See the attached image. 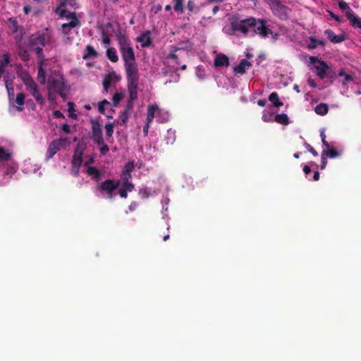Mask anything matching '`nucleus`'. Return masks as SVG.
<instances>
[{
  "instance_id": "obj_60",
  "label": "nucleus",
  "mask_w": 361,
  "mask_h": 361,
  "mask_svg": "<svg viewBox=\"0 0 361 361\" xmlns=\"http://www.w3.org/2000/svg\"><path fill=\"white\" fill-rule=\"evenodd\" d=\"M353 78L351 75H345L344 80L342 82L343 85H345L348 82L352 81Z\"/></svg>"
},
{
  "instance_id": "obj_34",
  "label": "nucleus",
  "mask_w": 361,
  "mask_h": 361,
  "mask_svg": "<svg viewBox=\"0 0 361 361\" xmlns=\"http://www.w3.org/2000/svg\"><path fill=\"white\" fill-rule=\"evenodd\" d=\"M178 44L179 46L178 49H180V50L188 51L192 49V44L189 40L179 42Z\"/></svg>"
},
{
  "instance_id": "obj_37",
  "label": "nucleus",
  "mask_w": 361,
  "mask_h": 361,
  "mask_svg": "<svg viewBox=\"0 0 361 361\" xmlns=\"http://www.w3.org/2000/svg\"><path fill=\"white\" fill-rule=\"evenodd\" d=\"M338 6L340 9L345 12L346 17L348 11H350V13L353 12V10L349 7L348 4L343 1H341L338 2Z\"/></svg>"
},
{
  "instance_id": "obj_42",
  "label": "nucleus",
  "mask_w": 361,
  "mask_h": 361,
  "mask_svg": "<svg viewBox=\"0 0 361 361\" xmlns=\"http://www.w3.org/2000/svg\"><path fill=\"white\" fill-rule=\"evenodd\" d=\"M105 130L106 132V136L110 137L112 136L114 133V124L111 123H108L105 125Z\"/></svg>"
},
{
  "instance_id": "obj_16",
  "label": "nucleus",
  "mask_w": 361,
  "mask_h": 361,
  "mask_svg": "<svg viewBox=\"0 0 361 361\" xmlns=\"http://www.w3.org/2000/svg\"><path fill=\"white\" fill-rule=\"evenodd\" d=\"M214 65L215 67H228L230 65L229 59L224 54H217L214 61Z\"/></svg>"
},
{
  "instance_id": "obj_26",
  "label": "nucleus",
  "mask_w": 361,
  "mask_h": 361,
  "mask_svg": "<svg viewBox=\"0 0 361 361\" xmlns=\"http://www.w3.org/2000/svg\"><path fill=\"white\" fill-rule=\"evenodd\" d=\"M314 111L318 115L324 116L329 111V106L326 104L321 103L315 106Z\"/></svg>"
},
{
  "instance_id": "obj_45",
  "label": "nucleus",
  "mask_w": 361,
  "mask_h": 361,
  "mask_svg": "<svg viewBox=\"0 0 361 361\" xmlns=\"http://www.w3.org/2000/svg\"><path fill=\"white\" fill-rule=\"evenodd\" d=\"M305 148L314 156V157H317L318 156V153L314 149V148L311 146L310 144L307 143V142H305L304 144Z\"/></svg>"
},
{
  "instance_id": "obj_23",
  "label": "nucleus",
  "mask_w": 361,
  "mask_h": 361,
  "mask_svg": "<svg viewBox=\"0 0 361 361\" xmlns=\"http://www.w3.org/2000/svg\"><path fill=\"white\" fill-rule=\"evenodd\" d=\"M12 156V152L1 147V168H3V164L7 163V161H14Z\"/></svg>"
},
{
  "instance_id": "obj_25",
  "label": "nucleus",
  "mask_w": 361,
  "mask_h": 361,
  "mask_svg": "<svg viewBox=\"0 0 361 361\" xmlns=\"http://www.w3.org/2000/svg\"><path fill=\"white\" fill-rule=\"evenodd\" d=\"M106 57L109 61L113 63H116L118 61V56L117 55L115 48L110 47L106 49Z\"/></svg>"
},
{
  "instance_id": "obj_30",
  "label": "nucleus",
  "mask_w": 361,
  "mask_h": 361,
  "mask_svg": "<svg viewBox=\"0 0 361 361\" xmlns=\"http://www.w3.org/2000/svg\"><path fill=\"white\" fill-rule=\"evenodd\" d=\"M87 173L95 180L99 179L101 176V172L94 166H89L87 169Z\"/></svg>"
},
{
  "instance_id": "obj_33",
  "label": "nucleus",
  "mask_w": 361,
  "mask_h": 361,
  "mask_svg": "<svg viewBox=\"0 0 361 361\" xmlns=\"http://www.w3.org/2000/svg\"><path fill=\"white\" fill-rule=\"evenodd\" d=\"M18 55L23 61H28L30 60V54L27 49L20 47L18 49Z\"/></svg>"
},
{
  "instance_id": "obj_9",
  "label": "nucleus",
  "mask_w": 361,
  "mask_h": 361,
  "mask_svg": "<svg viewBox=\"0 0 361 361\" xmlns=\"http://www.w3.org/2000/svg\"><path fill=\"white\" fill-rule=\"evenodd\" d=\"M128 80V100L134 102L137 98L139 73L126 75Z\"/></svg>"
},
{
  "instance_id": "obj_63",
  "label": "nucleus",
  "mask_w": 361,
  "mask_h": 361,
  "mask_svg": "<svg viewBox=\"0 0 361 361\" xmlns=\"http://www.w3.org/2000/svg\"><path fill=\"white\" fill-rule=\"evenodd\" d=\"M61 129L66 133H69L70 131H71L70 126L68 124H66V123L62 125Z\"/></svg>"
},
{
  "instance_id": "obj_20",
  "label": "nucleus",
  "mask_w": 361,
  "mask_h": 361,
  "mask_svg": "<svg viewBox=\"0 0 361 361\" xmlns=\"http://www.w3.org/2000/svg\"><path fill=\"white\" fill-rule=\"evenodd\" d=\"M97 56H98V53L94 49V47L92 45L88 44L86 47L85 52L83 54L82 59L85 60H87L90 58L97 57Z\"/></svg>"
},
{
  "instance_id": "obj_64",
  "label": "nucleus",
  "mask_w": 361,
  "mask_h": 361,
  "mask_svg": "<svg viewBox=\"0 0 361 361\" xmlns=\"http://www.w3.org/2000/svg\"><path fill=\"white\" fill-rule=\"evenodd\" d=\"M303 171L307 176L309 173H311L312 169H311L310 166H309L308 165H305L303 167Z\"/></svg>"
},
{
  "instance_id": "obj_54",
  "label": "nucleus",
  "mask_w": 361,
  "mask_h": 361,
  "mask_svg": "<svg viewBox=\"0 0 361 361\" xmlns=\"http://www.w3.org/2000/svg\"><path fill=\"white\" fill-rule=\"evenodd\" d=\"M329 13V16L334 18L335 20H336L337 22L338 23H343V20L342 18H341L340 16L336 15L335 13H334L333 12L331 11H328Z\"/></svg>"
},
{
  "instance_id": "obj_49",
  "label": "nucleus",
  "mask_w": 361,
  "mask_h": 361,
  "mask_svg": "<svg viewBox=\"0 0 361 361\" xmlns=\"http://www.w3.org/2000/svg\"><path fill=\"white\" fill-rule=\"evenodd\" d=\"M139 193L143 198H147V197H149V196L150 195V191L147 188H141L140 190Z\"/></svg>"
},
{
  "instance_id": "obj_5",
  "label": "nucleus",
  "mask_w": 361,
  "mask_h": 361,
  "mask_svg": "<svg viewBox=\"0 0 361 361\" xmlns=\"http://www.w3.org/2000/svg\"><path fill=\"white\" fill-rule=\"evenodd\" d=\"M23 80L24 85H25L26 90L34 97L36 102L39 104H43L44 102V99L40 94L38 89V85L33 80V79L28 74H26L23 78Z\"/></svg>"
},
{
  "instance_id": "obj_44",
  "label": "nucleus",
  "mask_w": 361,
  "mask_h": 361,
  "mask_svg": "<svg viewBox=\"0 0 361 361\" xmlns=\"http://www.w3.org/2000/svg\"><path fill=\"white\" fill-rule=\"evenodd\" d=\"M109 102L106 99H104L103 101L100 102L98 104V111L101 114H104L105 108L104 106L106 104H109Z\"/></svg>"
},
{
  "instance_id": "obj_40",
  "label": "nucleus",
  "mask_w": 361,
  "mask_h": 361,
  "mask_svg": "<svg viewBox=\"0 0 361 361\" xmlns=\"http://www.w3.org/2000/svg\"><path fill=\"white\" fill-rule=\"evenodd\" d=\"M6 88H7L9 102H13V100H14V97H15L14 90H13V87H8L7 81H6Z\"/></svg>"
},
{
  "instance_id": "obj_14",
  "label": "nucleus",
  "mask_w": 361,
  "mask_h": 361,
  "mask_svg": "<svg viewBox=\"0 0 361 361\" xmlns=\"http://www.w3.org/2000/svg\"><path fill=\"white\" fill-rule=\"evenodd\" d=\"M136 40L141 43L142 47H149L152 44L151 32L149 30L145 31L137 37Z\"/></svg>"
},
{
  "instance_id": "obj_28",
  "label": "nucleus",
  "mask_w": 361,
  "mask_h": 361,
  "mask_svg": "<svg viewBox=\"0 0 361 361\" xmlns=\"http://www.w3.org/2000/svg\"><path fill=\"white\" fill-rule=\"evenodd\" d=\"M43 61H39V66L38 67L37 78L40 83L45 84L46 82V72L42 68Z\"/></svg>"
},
{
  "instance_id": "obj_46",
  "label": "nucleus",
  "mask_w": 361,
  "mask_h": 361,
  "mask_svg": "<svg viewBox=\"0 0 361 361\" xmlns=\"http://www.w3.org/2000/svg\"><path fill=\"white\" fill-rule=\"evenodd\" d=\"M134 168V161H129L125 165L124 171L131 173Z\"/></svg>"
},
{
  "instance_id": "obj_24",
  "label": "nucleus",
  "mask_w": 361,
  "mask_h": 361,
  "mask_svg": "<svg viewBox=\"0 0 361 361\" xmlns=\"http://www.w3.org/2000/svg\"><path fill=\"white\" fill-rule=\"evenodd\" d=\"M158 110V106L157 105H149L147 108V121L148 123H150L154 118L156 111Z\"/></svg>"
},
{
  "instance_id": "obj_27",
  "label": "nucleus",
  "mask_w": 361,
  "mask_h": 361,
  "mask_svg": "<svg viewBox=\"0 0 361 361\" xmlns=\"http://www.w3.org/2000/svg\"><path fill=\"white\" fill-rule=\"evenodd\" d=\"M274 120L276 122L284 126L289 124V118L286 114H280L276 115Z\"/></svg>"
},
{
  "instance_id": "obj_59",
  "label": "nucleus",
  "mask_w": 361,
  "mask_h": 361,
  "mask_svg": "<svg viewBox=\"0 0 361 361\" xmlns=\"http://www.w3.org/2000/svg\"><path fill=\"white\" fill-rule=\"evenodd\" d=\"M118 193H119V195L122 198H126L127 197L128 192H127L126 189H124L123 188H120L119 191H118Z\"/></svg>"
},
{
  "instance_id": "obj_38",
  "label": "nucleus",
  "mask_w": 361,
  "mask_h": 361,
  "mask_svg": "<svg viewBox=\"0 0 361 361\" xmlns=\"http://www.w3.org/2000/svg\"><path fill=\"white\" fill-rule=\"evenodd\" d=\"M74 103L72 102H68V112H69V117L73 119L77 118V115L74 113L75 109H74Z\"/></svg>"
},
{
  "instance_id": "obj_57",
  "label": "nucleus",
  "mask_w": 361,
  "mask_h": 361,
  "mask_svg": "<svg viewBox=\"0 0 361 361\" xmlns=\"http://www.w3.org/2000/svg\"><path fill=\"white\" fill-rule=\"evenodd\" d=\"M131 178V174L126 171H123L121 174V178L124 181H128V179Z\"/></svg>"
},
{
  "instance_id": "obj_21",
  "label": "nucleus",
  "mask_w": 361,
  "mask_h": 361,
  "mask_svg": "<svg viewBox=\"0 0 361 361\" xmlns=\"http://www.w3.org/2000/svg\"><path fill=\"white\" fill-rule=\"evenodd\" d=\"M309 39L310 43L308 44L307 47L310 49H314L317 48L318 45L324 46L326 44L324 39H317L314 36H310Z\"/></svg>"
},
{
  "instance_id": "obj_61",
  "label": "nucleus",
  "mask_w": 361,
  "mask_h": 361,
  "mask_svg": "<svg viewBox=\"0 0 361 361\" xmlns=\"http://www.w3.org/2000/svg\"><path fill=\"white\" fill-rule=\"evenodd\" d=\"M66 18L71 19V20H75V19H78L77 15L75 12H68L67 14Z\"/></svg>"
},
{
  "instance_id": "obj_58",
  "label": "nucleus",
  "mask_w": 361,
  "mask_h": 361,
  "mask_svg": "<svg viewBox=\"0 0 361 361\" xmlns=\"http://www.w3.org/2000/svg\"><path fill=\"white\" fill-rule=\"evenodd\" d=\"M53 116L56 118H65L63 114L59 110H55L53 112Z\"/></svg>"
},
{
  "instance_id": "obj_47",
  "label": "nucleus",
  "mask_w": 361,
  "mask_h": 361,
  "mask_svg": "<svg viewBox=\"0 0 361 361\" xmlns=\"http://www.w3.org/2000/svg\"><path fill=\"white\" fill-rule=\"evenodd\" d=\"M320 136H321V139H322V142L323 145L327 149H329L330 147V145H329V142L326 140V135H325L324 130H322L321 131Z\"/></svg>"
},
{
  "instance_id": "obj_15",
  "label": "nucleus",
  "mask_w": 361,
  "mask_h": 361,
  "mask_svg": "<svg viewBox=\"0 0 361 361\" xmlns=\"http://www.w3.org/2000/svg\"><path fill=\"white\" fill-rule=\"evenodd\" d=\"M324 34L326 35L327 38L332 43H334V44L341 43L345 39V34L336 35L335 32L330 29L326 30L324 32Z\"/></svg>"
},
{
  "instance_id": "obj_32",
  "label": "nucleus",
  "mask_w": 361,
  "mask_h": 361,
  "mask_svg": "<svg viewBox=\"0 0 361 361\" xmlns=\"http://www.w3.org/2000/svg\"><path fill=\"white\" fill-rule=\"evenodd\" d=\"M173 9L176 12L183 13L184 12L183 0H173Z\"/></svg>"
},
{
  "instance_id": "obj_22",
  "label": "nucleus",
  "mask_w": 361,
  "mask_h": 361,
  "mask_svg": "<svg viewBox=\"0 0 361 361\" xmlns=\"http://www.w3.org/2000/svg\"><path fill=\"white\" fill-rule=\"evenodd\" d=\"M114 77L116 80H118V78L116 75L115 73L113 72L112 73H109L105 76V78L103 80V86L104 90L105 92H107L112 80V78Z\"/></svg>"
},
{
  "instance_id": "obj_62",
  "label": "nucleus",
  "mask_w": 361,
  "mask_h": 361,
  "mask_svg": "<svg viewBox=\"0 0 361 361\" xmlns=\"http://www.w3.org/2000/svg\"><path fill=\"white\" fill-rule=\"evenodd\" d=\"M307 82L308 84L310 85V86H311L312 87H317V82L314 81V80H313L312 78H309L308 80H307Z\"/></svg>"
},
{
  "instance_id": "obj_41",
  "label": "nucleus",
  "mask_w": 361,
  "mask_h": 361,
  "mask_svg": "<svg viewBox=\"0 0 361 361\" xmlns=\"http://www.w3.org/2000/svg\"><path fill=\"white\" fill-rule=\"evenodd\" d=\"M134 106V102L128 100L125 109L123 112L127 113L128 114H131Z\"/></svg>"
},
{
  "instance_id": "obj_1",
  "label": "nucleus",
  "mask_w": 361,
  "mask_h": 361,
  "mask_svg": "<svg viewBox=\"0 0 361 361\" xmlns=\"http://www.w3.org/2000/svg\"><path fill=\"white\" fill-rule=\"evenodd\" d=\"M116 39L118 41L119 51L124 62V68L126 75L139 73L137 64L135 61V56L133 48L128 37L123 33L119 32Z\"/></svg>"
},
{
  "instance_id": "obj_39",
  "label": "nucleus",
  "mask_w": 361,
  "mask_h": 361,
  "mask_svg": "<svg viewBox=\"0 0 361 361\" xmlns=\"http://www.w3.org/2000/svg\"><path fill=\"white\" fill-rule=\"evenodd\" d=\"M129 116L130 114H127V113H125V112H121L120 116H119V119L118 121V123L119 125H124L126 124V123L127 122L128 118H129Z\"/></svg>"
},
{
  "instance_id": "obj_11",
  "label": "nucleus",
  "mask_w": 361,
  "mask_h": 361,
  "mask_svg": "<svg viewBox=\"0 0 361 361\" xmlns=\"http://www.w3.org/2000/svg\"><path fill=\"white\" fill-rule=\"evenodd\" d=\"M18 169V164L16 161H7V163L3 164L1 171H3V179H6V182H8L14 175Z\"/></svg>"
},
{
  "instance_id": "obj_12",
  "label": "nucleus",
  "mask_w": 361,
  "mask_h": 361,
  "mask_svg": "<svg viewBox=\"0 0 361 361\" xmlns=\"http://www.w3.org/2000/svg\"><path fill=\"white\" fill-rule=\"evenodd\" d=\"M92 139L94 142L98 145H101L104 142V138L102 135V131L101 126L99 123L94 122L92 124Z\"/></svg>"
},
{
  "instance_id": "obj_3",
  "label": "nucleus",
  "mask_w": 361,
  "mask_h": 361,
  "mask_svg": "<svg viewBox=\"0 0 361 361\" xmlns=\"http://www.w3.org/2000/svg\"><path fill=\"white\" fill-rule=\"evenodd\" d=\"M255 34L259 35L262 38H267L270 35L273 42L277 41L279 35L274 32L267 25V21L264 19L258 18L256 21V26L252 27Z\"/></svg>"
},
{
  "instance_id": "obj_55",
  "label": "nucleus",
  "mask_w": 361,
  "mask_h": 361,
  "mask_svg": "<svg viewBox=\"0 0 361 361\" xmlns=\"http://www.w3.org/2000/svg\"><path fill=\"white\" fill-rule=\"evenodd\" d=\"M195 4L193 1L189 0L187 3V8L189 11L192 12L195 9Z\"/></svg>"
},
{
  "instance_id": "obj_35",
  "label": "nucleus",
  "mask_w": 361,
  "mask_h": 361,
  "mask_svg": "<svg viewBox=\"0 0 361 361\" xmlns=\"http://www.w3.org/2000/svg\"><path fill=\"white\" fill-rule=\"evenodd\" d=\"M82 162V153L80 155L74 154L72 159V165L73 167L78 168Z\"/></svg>"
},
{
  "instance_id": "obj_10",
  "label": "nucleus",
  "mask_w": 361,
  "mask_h": 361,
  "mask_svg": "<svg viewBox=\"0 0 361 361\" xmlns=\"http://www.w3.org/2000/svg\"><path fill=\"white\" fill-rule=\"evenodd\" d=\"M310 61L311 63H315L314 67L317 70V75L320 79H324L327 76V71L329 69V66L326 62L322 60H319L317 56H310Z\"/></svg>"
},
{
  "instance_id": "obj_52",
  "label": "nucleus",
  "mask_w": 361,
  "mask_h": 361,
  "mask_svg": "<svg viewBox=\"0 0 361 361\" xmlns=\"http://www.w3.org/2000/svg\"><path fill=\"white\" fill-rule=\"evenodd\" d=\"M100 146H101V147H100L99 150H100L101 154L102 155H105L109 151V148L108 145L106 144H104V142H103V144H102Z\"/></svg>"
},
{
  "instance_id": "obj_2",
  "label": "nucleus",
  "mask_w": 361,
  "mask_h": 361,
  "mask_svg": "<svg viewBox=\"0 0 361 361\" xmlns=\"http://www.w3.org/2000/svg\"><path fill=\"white\" fill-rule=\"evenodd\" d=\"M50 39V35L47 32H37L32 35L30 37V47L35 51L40 61H45V56L43 54L42 47L49 43Z\"/></svg>"
},
{
  "instance_id": "obj_19",
  "label": "nucleus",
  "mask_w": 361,
  "mask_h": 361,
  "mask_svg": "<svg viewBox=\"0 0 361 361\" xmlns=\"http://www.w3.org/2000/svg\"><path fill=\"white\" fill-rule=\"evenodd\" d=\"M346 18L350 20L352 27L361 29V18L355 16L354 12L348 11Z\"/></svg>"
},
{
  "instance_id": "obj_8",
  "label": "nucleus",
  "mask_w": 361,
  "mask_h": 361,
  "mask_svg": "<svg viewBox=\"0 0 361 361\" xmlns=\"http://www.w3.org/2000/svg\"><path fill=\"white\" fill-rule=\"evenodd\" d=\"M48 84L62 98H66V85L64 82V78L62 76L49 78L48 80Z\"/></svg>"
},
{
  "instance_id": "obj_17",
  "label": "nucleus",
  "mask_w": 361,
  "mask_h": 361,
  "mask_svg": "<svg viewBox=\"0 0 361 361\" xmlns=\"http://www.w3.org/2000/svg\"><path fill=\"white\" fill-rule=\"evenodd\" d=\"M252 66V63L247 59H242L239 64L233 67V72L235 74L243 75L246 73V67Z\"/></svg>"
},
{
  "instance_id": "obj_31",
  "label": "nucleus",
  "mask_w": 361,
  "mask_h": 361,
  "mask_svg": "<svg viewBox=\"0 0 361 361\" xmlns=\"http://www.w3.org/2000/svg\"><path fill=\"white\" fill-rule=\"evenodd\" d=\"M322 154H324L326 157L331 159H334L340 156L339 152L334 148L330 149V147L328 149V150H324Z\"/></svg>"
},
{
  "instance_id": "obj_13",
  "label": "nucleus",
  "mask_w": 361,
  "mask_h": 361,
  "mask_svg": "<svg viewBox=\"0 0 361 361\" xmlns=\"http://www.w3.org/2000/svg\"><path fill=\"white\" fill-rule=\"evenodd\" d=\"M62 142L63 140L61 139L54 140L50 142L47 152V157L48 159L52 158L54 155L57 153L62 145Z\"/></svg>"
},
{
  "instance_id": "obj_56",
  "label": "nucleus",
  "mask_w": 361,
  "mask_h": 361,
  "mask_svg": "<svg viewBox=\"0 0 361 361\" xmlns=\"http://www.w3.org/2000/svg\"><path fill=\"white\" fill-rule=\"evenodd\" d=\"M321 159H322V161H321L320 168H321V169H324L327 165V159H326V157L324 156V154H322Z\"/></svg>"
},
{
  "instance_id": "obj_43",
  "label": "nucleus",
  "mask_w": 361,
  "mask_h": 361,
  "mask_svg": "<svg viewBox=\"0 0 361 361\" xmlns=\"http://www.w3.org/2000/svg\"><path fill=\"white\" fill-rule=\"evenodd\" d=\"M123 99V94L117 92L113 96V104L116 106Z\"/></svg>"
},
{
  "instance_id": "obj_29",
  "label": "nucleus",
  "mask_w": 361,
  "mask_h": 361,
  "mask_svg": "<svg viewBox=\"0 0 361 361\" xmlns=\"http://www.w3.org/2000/svg\"><path fill=\"white\" fill-rule=\"evenodd\" d=\"M269 100L271 102L274 106L279 107L283 106V102H280L277 92H274L269 96Z\"/></svg>"
},
{
  "instance_id": "obj_50",
  "label": "nucleus",
  "mask_w": 361,
  "mask_h": 361,
  "mask_svg": "<svg viewBox=\"0 0 361 361\" xmlns=\"http://www.w3.org/2000/svg\"><path fill=\"white\" fill-rule=\"evenodd\" d=\"M76 5V0H65L63 3L61 4L60 6H74Z\"/></svg>"
},
{
  "instance_id": "obj_36",
  "label": "nucleus",
  "mask_w": 361,
  "mask_h": 361,
  "mask_svg": "<svg viewBox=\"0 0 361 361\" xmlns=\"http://www.w3.org/2000/svg\"><path fill=\"white\" fill-rule=\"evenodd\" d=\"M78 25H80V20L78 19H75V20H71L68 23H63L62 25V28L66 29L67 27H68V28L72 29Z\"/></svg>"
},
{
  "instance_id": "obj_51",
  "label": "nucleus",
  "mask_w": 361,
  "mask_h": 361,
  "mask_svg": "<svg viewBox=\"0 0 361 361\" xmlns=\"http://www.w3.org/2000/svg\"><path fill=\"white\" fill-rule=\"evenodd\" d=\"M166 59H171L175 61L176 64H180V61L178 59V56L175 53L170 52L167 56Z\"/></svg>"
},
{
  "instance_id": "obj_7",
  "label": "nucleus",
  "mask_w": 361,
  "mask_h": 361,
  "mask_svg": "<svg viewBox=\"0 0 361 361\" xmlns=\"http://www.w3.org/2000/svg\"><path fill=\"white\" fill-rule=\"evenodd\" d=\"M121 184L120 180H114L111 179L105 180L102 182L98 188L100 192H106V198L111 200L115 196V191Z\"/></svg>"
},
{
  "instance_id": "obj_4",
  "label": "nucleus",
  "mask_w": 361,
  "mask_h": 361,
  "mask_svg": "<svg viewBox=\"0 0 361 361\" xmlns=\"http://www.w3.org/2000/svg\"><path fill=\"white\" fill-rule=\"evenodd\" d=\"M257 18L250 17L240 20L231 22V27L234 32H240L244 35H247L250 28L256 26Z\"/></svg>"
},
{
  "instance_id": "obj_6",
  "label": "nucleus",
  "mask_w": 361,
  "mask_h": 361,
  "mask_svg": "<svg viewBox=\"0 0 361 361\" xmlns=\"http://www.w3.org/2000/svg\"><path fill=\"white\" fill-rule=\"evenodd\" d=\"M270 6L274 15L281 20L288 18V8L282 4L281 0H265Z\"/></svg>"
},
{
  "instance_id": "obj_18",
  "label": "nucleus",
  "mask_w": 361,
  "mask_h": 361,
  "mask_svg": "<svg viewBox=\"0 0 361 361\" xmlns=\"http://www.w3.org/2000/svg\"><path fill=\"white\" fill-rule=\"evenodd\" d=\"M25 94L23 92H19L16 94V98L14 97V100L13 102H10L18 111H21L23 109V105L25 104Z\"/></svg>"
},
{
  "instance_id": "obj_53",
  "label": "nucleus",
  "mask_w": 361,
  "mask_h": 361,
  "mask_svg": "<svg viewBox=\"0 0 361 361\" xmlns=\"http://www.w3.org/2000/svg\"><path fill=\"white\" fill-rule=\"evenodd\" d=\"M1 59V68H3L4 64H7L9 63V56L7 54H4ZM3 73V70L1 69V73Z\"/></svg>"
},
{
  "instance_id": "obj_48",
  "label": "nucleus",
  "mask_w": 361,
  "mask_h": 361,
  "mask_svg": "<svg viewBox=\"0 0 361 361\" xmlns=\"http://www.w3.org/2000/svg\"><path fill=\"white\" fill-rule=\"evenodd\" d=\"M123 188L127 190V192H130L134 189L133 184L130 181H124Z\"/></svg>"
}]
</instances>
